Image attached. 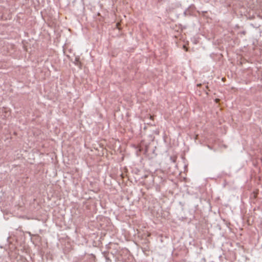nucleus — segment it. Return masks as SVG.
I'll return each instance as SVG.
<instances>
[{"instance_id":"f257e3e1","label":"nucleus","mask_w":262,"mask_h":262,"mask_svg":"<svg viewBox=\"0 0 262 262\" xmlns=\"http://www.w3.org/2000/svg\"><path fill=\"white\" fill-rule=\"evenodd\" d=\"M34 237H35V238L38 237V236L34 235Z\"/></svg>"},{"instance_id":"f03ea898","label":"nucleus","mask_w":262,"mask_h":262,"mask_svg":"<svg viewBox=\"0 0 262 262\" xmlns=\"http://www.w3.org/2000/svg\"><path fill=\"white\" fill-rule=\"evenodd\" d=\"M172 161H173V162H175V160H174V159H173V160H172Z\"/></svg>"}]
</instances>
